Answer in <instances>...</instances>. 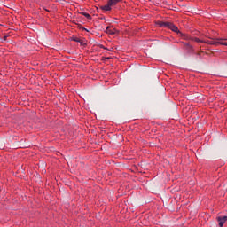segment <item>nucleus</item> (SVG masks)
<instances>
[{"label":"nucleus","instance_id":"12","mask_svg":"<svg viewBox=\"0 0 227 227\" xmlns=\"http://www.w3.org/2000/svg\"><path fill=\"white\" fill-rule=\"evenodd\" d=\"M223 43H225L223 45H225L227 47V37H223Z\"/></svg>","mask_w":227,"mask_h":227},{"label":"nucleus","instance_id":"9","mask_svg":"<svg viewBox=\"0 0 227 227\" xmlns=\"http://www.w3.org/2000/svg\"><path fill=\"white\" fill-rule=\"evenodd\" d=\"M109 4H111L112 6H116V4H118V3H120V0H108Z\"/></svg>","mask_w":227,"mask_h":227},{"label":"nucleus","instance_id":"10","mask_svg":"<svg viewBox=\"0 0 227 227\" xmlns=\"http://www.w3.org/2000/svg\"><path fill=\"white\" fill-rule=\"evenodd\" d=\"M82 15H83V17H86V19H88V20H91V15H90V13L82 12Z\"/></svg>","mask_w":227,"mask_h":227},{"label":"nucleus","instance_id":"5","mask_svg":"<svg viewBox=\"0 0 227 227\" xmlns=\"http://www.w3.org/2000/svg\"><path fill=\"white\" fill-rule=\"evenodd\" d=\"M106 33H107V35H116V33H118V30H116L115 28L107 27L106 29Z\"/></svg>","mask_w":227,"mask_h":227},{"label":"nucleus","instance_id":"7","mask_svg":"<svg viewBox=\"0 0 227 227\" xmlns=\"http://www.w3.org/2000/svg\"><path fill=\"white\" fill-rule=\"evenodd\" d=\"M192 42H197V43H205L206 40H201L198 37H192Z\"/></svg>","mask_w":227,"mask_h":227},{"label":"nucleus","instance_id":"3","mask_svg":"<svg viewBox=\"0 0 227 227\" xmlns=\"http://www.w3.org/2000/svg\"><path fill=\"white\" fill-rule=\"evenodd\" d=\"M217 221L219 223V226L223 227L224 226V223L227 221V216H218Z\"/></svg>","mask_w":227,"mask_h":227},{"label":"nucleus","instance_id":"8","mask_svg":"<svg viewBox=\"0 0 227 227\" xmlns=\"http://www.w3.org/2000/svg\"><path fill=\"white\" fill-rule=\"evenodd\" d=\"M158 26L159 27H168V26H169V22L160 21Z\"/></svg>","mask_w":227,"mask_h":227},{"label":"nucleus","instance_id":"4","mask_svg":"<svg viewBox=\"0 0 227 227\" xmlns=\"http://www.w3.org/2000/svg\"><path fill=\"white\" fill-rule=\"evenodd\" d=\"M179 36H181V38H183V40H186L188 42L189 41L192 42V36H191V35H189L187 34H184L182 32L179 33Z\"/></svg>","mask_w":227,"mask_h":227},{"label":"nucleus","instance_id":"13","mask_svg":"<svg viewBox=\"0 0 227 227\" xmlns=\"http://www.w3.org/2000/svg\"><path fill=\"white\" fill-rule=\"evenodd\" d=\"M184 45H186V47H190L191 48V44H189L188 43H184Z\"/></svg>","mask_w":227,"mask_h":227},{"label":"nucleus","instance_id":"1","mask_svg":"<svg viewBox=\"0 0 227 227\" xmlns=\"http://www.w3.org/2000/svg\"><path fill=\"white\" fill-rule=\"evenodd\" d=\"M205 43L207 45H214V47H219V45H224V39L218 37V38H210V40H206Z\"/></svg>","mask_w":227,"mask_h":227},{"label":"nucleus","instance_id":"11","mask_svg":"<svg viewBox=\"0 0 227 227\" xmlns=\"http://www.w3.org/2000/svg\"><path fill=\"white\" fill-rule=\"evenodd\" d=\"M72 40L73 42H77L78 43H81V39H79V37H73Z\"/></svg>","mask_w":227,"mask_h":227},{"label":"nucleus","instance_id":"6","mask_svg":"<svg viewBox=\"0 0 227 227\" xmlns=\"http://www.w3.org/2000/svg\"><path fill=\"white\" fill-rule=\"evenodd\" d=\"M111 6H113V5L109 4V2H107V4L103 5L101 7V10H103L104 12H111Z\"/></svg>","mask_w":227,"mask_h":227},{"label":"nucleus","instance_id":"2","mask_svg":"<svg viewBox=\"0 0 227 227\" xmlns=\"http://www.w3.org/2000/svg\"><path fill=\"white\" fill-rule=\"evenodd\" d=\"M167 29H171L174 33H177L179 35L180 30L178 29V27L175 26V24L168 22Z\"/></svg>","mask_w":227,"mask_h":227},{"label":"nucleus","instance_id":"15","mask_svg":"<svg viewBox=\"0 0 227 227\" xmlns=\"http://www.w3.org/2000/svg\"><path fill=\"white\" fill-rule=\"evenodd\" d=\"M4 40H6V36H4Z\"/></svg>","mask_w":227,"mask_h":227},{"label":"nucleus","instance_id":"14","mask_svg":"<svg viewBox=\"0 0 227 227\" xmlns=\"http://www.w3.org/2000/svg\"><path fill=\"white\" fill-rule=\"evenodd\" d=\"M82 30H83V31H87V32H88V29L84 28V27L82 28Z\"/></svg>","mask_w":227,"mask_h":227}]
</instances>
